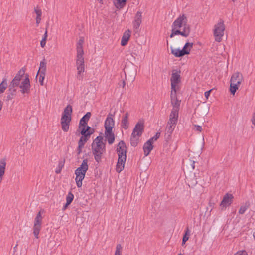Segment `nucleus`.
Here are the masks:
<instances>
[{
	"instance_id": "5fc2aeb1",
	"label": "nucleus",
	"mask_w": 255,
	"mask_h": 255,
	"mask_svg": "<svg viewBox=\"0 0 255 255\" xmlns=\"http://www.w3.org/2000/svg\"><path fill=\"white\" fill-rule=\"evenodd\" d=\"M192 168L194 169V163H193Z\"/></svg>"
},
{
	"instance_id": "f257e3e1",
	"label": "nucleus",
	"mask_w": 255,
	"mask_h": 255,
	"mask_svg": "<svg viewBox=\"0 0 255 255\" xmlns=\"http://www.w3.org/2000/svg\"><path fill=\"white\" fill-rule=\"evenodd\" d=\"M191 32V26L188 23V19L186 15L180 14L174 21L171 25L170 38L176 35H181L184 37L189 36Z\"/></svg>"
},
{
	"instance_id": "a878e982",
	"label": "nucleus",
	"mask_w": 255,
	"mask_h": 255,
	"mask_svg": "<svg viewBox=\"0 0 255 255\" xmlns=\"http://www.w3.org/2000/svg\"><path fill=\"white\" fill-rule=\"evenodd\" d=\"M128 0H113L114 6L118 9H122L125 6Z\"/></svg>"
},
{
	"instance_id": "20e7f679",
	"label": "nucleus",
	"mask_w": 255,
	"mask_h": 255,
	"mask_svg": "<svg viewBox=\"0 0 255 255\" xmlns=\"http://www.w3.org/2000/svg\"><path fill=\"white\" fill-rule=\"evenodd\" d=\"M88 169V161L87 160L85 159L83 161L80 167L75 171V174L76 175L75 181L78 187L79 188L82 186V181L85 178Z\"/></svg>"
},
{
	"instance_id": "39448f33",
	"label": "nucleus",
	"mask_w": 255,
	"mask_h": 255,
	"mask_svg": "<svg viewBox=\"0 0 255 255\" xmlns=\"http://www.w3.org/2000/svg\"><path fill=\"white\" fill-rule=\"evenodd\" d=\"M144 129V124L141 121L138 122L135 125L130 137V144L136 146L139 140Z\"/></svg>"
},
{
	"instance_id": "473e14b6",
	"label": "nucleus",
	"mask_w": 255,
	"mask_h": 255,
	"mask_svg": "<svg viewBox=\"0 0 255 255\" xmlns=\"http://www.w3.org/2000/svg\"><path fill=\"white\" fill-rule=\"evenodd\" d=\"M34 11L36 14V24L37 25H38L41 20V14H42V12H41V10L40 9H39L38 8H35Z\"/></svg>"
},
{
	"instance_id": "de8ad7c7",
	"label": "nucleus",
	"mask_w": 255,
	"mask_h": 255,
	"mask_svg": "<svg viewBox=\"0 0 255 255\" xmlns=\"http://www.w3.org/2000/svg\"><path fill=\"white\" fill-rule=\"evenodd\" d=\"M47 38V31L46 30V31L45 32V33L43 35V37L42 38V39H44V40H46Z\"/></svg>"
},
{
	"instance_id": "864d4df0",
	"label": "nucleus",
	"mask_w": 255,
	"mask_h": 255,
	"mask_svg": "<svg viewBox=\"0 0 255 255\" xmlns=\"http://www.w3.org/2000/svg\"><path fill=\"white\" fill-rule=\"evenodd\" d=\"M253 237H254V239H255V232H254L253 233Z\"/></svg>"
},
{
	"instance_id": "a18cd8bd",
	"label": "nucleus",
	"mask_w": 255,
	"mask_h": 255,
	"mask_svg": "<svg viewBox=\"0 0 255 255\" xmlns=\"http://www.w3.org/2000/svg\"><path fill=\"white\" fill-rule=\"evenodd\" d=\"M212 90V89H211V90L205 92L204 95H205V97L206 100L208 99Z\"/></svg>"
},
{
	"instance_id": "3c124183",
	"label": "nucleus",
	"mask_w": 255,
	"mask_h": 255,
	"mask_svg": "<svg viewBox=\"0 0 255 255\" xmlns=\"http://www.w3.org/2000/svg\"><path fill=\"white\" fill-rule=\"evenodd\" d=\"M60 172V170H56V172L57 173H59Z\"/></svg>"
},
{
	"instance_id": "5701e85b",
	"label": "nucleus",
	"mask_w": 255,
	"mask_h": 255,
	"mask_svg": "<svg viewBox=\"0 0 255 255\" xmlns=\"http://www.w3.org/2000/svg\"><path fill=\"white\" fill-rule=\"evenodd\" d=\"M178 112L177 109H172L171 112L169 115V121L170 123L174 122L177 123L178 119Z\"/></svg>"
},
{
	"instance_id": "1a4fd4ad",
	"label": "nucleus",
	"mask_w": 255,
	"mask_h": 255,
	"mask_svg": "<svg viewBox=\"0 0 255 255\" xmlns=\"http://www.w3.org/2000/svg\"><path fill=\"white\" fill-rule=\"evenodd\" d=\"M243 80V76L242 74L239 72H235L232 75L230 80V92L231 94L233 95L235 94Z\"/></svg>"
},
{
	"instance_id": "7c9ffc66",
	"label": "nucleus",
	"mask_w": 255,
	"mask_h": 255,
	"mask_svg": "<svg viewBox=\"0 0 255 255\" xmlns=\"http://www.w3.org/2000/svg\"><path fill=\"white\" fill-rule=\"evenodd\" d=\"M7 87V80L6 78H3L2 82L0 84V94L4 93Z\"/></svg>"
},
{
	"instance_id": "9b49d317",
	"label": "nucleus",
	"mask_w": 255,
	"mask_h": 255,
	"mask_svg": "<svg viewBox=\"0 0 255 255\" xmlns=\"http://www.w3.org/2000/svg\"><path fill=\"white\" fill-rule=\"evenodd\" d=\"M117 151L118 155V162L125 165L126 160V146L123 141H121L119 143Z\"/></svg>"
},
{
	"instance_id": "f03ea898",
	"label": "nucleus",
	"mask_w": 255,
	"mask_h": 255,
	"mask_svg": "<svg viewBox=\"0 0 255 255\" xmlns=\"http://www.w3.org/2000/svg\"><path fill=\"white\" fill-rule=\"evenodd\" d=\"M10 84L23 95L28 94L30 92L31 84L29 76L25 73V68H21L15 74Z\"/></svg>"
},
{
	"instance_id": "a211bd4d",
	"label": "nucleus",
	"mask_w": 255,
	"mask_h": 255,
	"mask_svg": "<svg viewBox=\"0 0 255 255\" xmlns=\"http://www.w3.org/2000/svg\"><path fill=\"white\" fill-rule=\"evenodd\" d=\"M8 91V93H7L6 100L7 101H9L10 100L13 99L16 96L17 90L9 84Z\"/></svg>"
},
{
	"instance_id": "412c9836",
	"label": "nucleus",
	"mask_w": 255,
	"mask_h": 255,
	"mask_svg": "<svg viewBox=\"0 0 255 255\" xmlns=\"http://www.w3.org/2000/svg\"><path fill=\"white\" fill-rule=\"evenodd\" d=\"M6 165V160L5 159H1L0 160V184L2 181L5 173Z\"/></svg>"
},
{
	"instance_id": "ea45409f",
	"label": "nucleus",
	"mask_w": 255,
	"mask_h": 255,
	"mask_svg": "<svg viewBox=\"0 0 255 255\" xmlns=\"http://www.w3.org/2000/svg\"><path fill=\"white\" fill-rule=\"evenodd\" d=\"M248 208V206L247 204L242 206L239 210V213L241 214L244 213Z\"/></svg>"
},
{
	"instance_id": "423d86ee",
	"label": "nucleus",
	"mask_w": 255,
	"mask_h": 255,
	"mask_svg": "<svg viewBox=\"0 0 255 255\" xmlns=\"http://www.w3.org/2000/svg\"><path fill=\"white\" fill-rule=\"evenodd\" d=\"M72 112V106L67 105L64 109L61 119L62 129L64 131H67L69 128V124L71 120V114Z\"/></svg>"
},
{
	"instance_id": "c756f323",
	"label": "nucleus",
	"mask_w": 255,
	"mask_h": 255,
	"mask_svg": "<svg viewBox=\"0 0 255 255\" xmlns=\"http://www.w3.org/2000/svg\"><path fill=\"white\" fill-rule=\"evenodd\" d=\"M46 62L45 59H43L40 63L39 68L38 71L39 73H46Z\"/></svg>"
},
{
	"instance_id": "6e6d98bb",
	"label": "nucleus",
	"mask_w": 255,
	"mask_h": 255,
	"mask_svg": "<svg viewBox=\"0 0 255 255\" xmlns=\"http://www.w3.org/2000/svg\"><path fill=\"white\" fill-rule=\"evenodd\" d=\"M237 0H232L233 1L235 2Z\"/></svg>"
},
{
	"instance_id": "c85d7f7f",
	"label": "nucleus",
	"mask_w": 255,
	"mask_h": 255,
	"mask_svg": "<svg viewBox=\"0 0 255 255\" xmlns=\"http://www.w3.org/2000/svg\"><path fill=\"white\" fill-rule=\"evenodd\" d=\"M88 137L82 136L80 138V139L79 141V142H78L79 153L81 152L84 145L85 144V143L86 142V141L88 140Z\"/></svg>"
},
{
	"instance_id": "79ce46f5",
	"label": "nucleus",
	"mask_w": 255,
	"mask_h": 255,
	"mask_svg": "<svg viewBox=\"0 0 255 255\" xmlns=\"http://www.w3.org/2000/svg\"><path fill=\"white\" fill-rule=\"evenodd\" d=\"M121 245H118L116 247V250L115 251L114 255H121Z\"/></svg>"
},
{
	"instance_id": "37998d69",
	"label": "nucleus",
	"mask_w": 255,
	"mask_h": 255,
	"mask_svg": "<svg viewBox=\"0 0 255 255\" xmlns=\"http://www.w3.org/2000/svg\"><path fill=\"white\" fill-rule=\"evenodd\" d=\"M234 255H248L245 250H240L237 252Z\"/></svg>"
},
{
	"instance_id": "603ef678",
	"label": "nucleus",
	"mask_w": 255,
	"mask_h": 255,
	"mask_svg": "<svg viewBox=\"0 0 255 255\" xmlns=\"http://www.w3.org/2000/svg\"><path fill=\"white\" fill-rule=\"evenodd\" d=\"M60 172V170H56V172L57 173H59Z\"/></svg>"
},
{
	"instance_id": "f704fd0d",
	"label": "nucleus",
	"mask_w": 255,
	"mask_h": 255,
	"mask_svg": "<svg viewBox=\"0 0 255 255\" xmlns=\"http://www.w3.org/2000/svg\"><path fill=\"white\" fill-rule=\"evenodd\" d=\"M125 165L122 164V163L117 162L116 165V171L120 173L121 172L124 168Z\"/></svg>"
},
{
	"instance_id": "e433bc0d",
	"label": "nucleus",
	"mask_w": 255,
	"mask_h": 255,
	"mask_svg": "<svg viewBox=\"0 0 255 255\" xmlns=\"http://www.w3.org/2000/svg\"><path fill=\"white\" fill-rule=\"evenodd\" d=\"M160 136V133H156V134L152 138H150L148 141H150L151 143H153L155 141H156Z\"/></svg>"
},
{
	"instance_id": "6ab92c4d",
	"label": "nucleus",
	"mask_w": 255,
	"mask_h": 255,
	"mask_svg": "<svg viewBox=\"0 0 255 255\" xmlns=\"http://www.w3.org/2000/svg\"><path fill=\"white\" fill-rule=\"evenodd\" d=\"M131 36V31L130 30L128 29L126 30L122 37L121 44L122 46H124L126 45L130 37Z\"/></svg>"
},
{
	"instance_id": "c9c22d12",
	"label": "nucleus",
	"mask_w": 255,
	"mask_h": 255,
	"mask_svg": "<svg viewBox=\"0 0 255 255\" xmlns=\"http://www.w3.org/2000/svg\"><path fill=\"white\" fill-rule=\"evenodd\" d=\"M74 196L71 193H69L66 197V202L67 204H70L73 200Z\"/></svg>"
},
{
	"instance_id": "09e8293b",
	"label": "nucleus",
	"mask_w": 255,
	"mask_h": 255,
	"mask_svg": "<svg viewBox=\"0 0 255 255\" xmlns=\"http://www.w3.org/2000/svg\"><path fill=\"white\" fill-rule=\"evenodd\" d=\"M69 205V204H67V202H66V204L65 205V206L64 207V209H65Z\"/></svg>"
},
{
	"instance_id": "9d476101",
	"label": "nucleus",
	"mask_w": 255,
	"mask_h": 255,
	"mask_svg": "<svg viewBox=\"0 0 255 255\" xmlns=\"http://www.w3.org/2000/svg\"><path fill=\"white\" fill-rule=\"evenodd\" d=\"M171 91H178L180 87L181 76L180 72L174 70L172 72L170 78Z\"/></svg>"
},
{
	"instance_id": "6e6552de",
	"label": "nucleus",
	"mask_w": 255,
	"mask_h": 255,
	"mask_svg": "<svg viewBox=\"0 0 255 255\" xmlns=\"http://www.w3.org/2000/svg\"><path fill=\"white\" fill-rule=\"evenodd\" d=\"M193 46L192 42H186L182 49L170 46L171 52L175 57H181L190 53Z\"/></svg>"
},
{
	"instance_id": "b1692460",
	"label": "nucleus",
	"mask_w": 255,
	"mask_h": 255,
	"mask_svg": "<svg viewBox=\"0 0 255 255\" xmlns=\"http://www.w3.org/2000/svg\"><path fill=\"white\" fill-rule=\"evenodd\" d=\"M153 144L150 142V141H146L143 146V150L144 155L145 156H147L153 149Z\"/></svg>"
},
{
	"instance_id": "49530a36",
	"label": "nucleus",
	"mask_w": 255,
	"mask_h": 255,
	"mask_svg": "<svg viewBox=\"0 0 255 255\" xmlns=\"http://www.w3.org/2000/svg\"><path fill=\"white\" fill-rule=\"evenodd\" d=\"M46 40L44 39H42V40L40 42V45L42 47H44L46 45Z\"/></svg>"
},
{
	"instance_id": "0eeeda50",
	"label": "nucleus",
	"mask_w": 255,
	"mask_h": 255,
	"mask_svg": "<svg viewBox=\"0 0 255 255\" xmlns=\"http://www.w3.org/2000/svg\"><path fill=\"white\" fill-rule=\"evenodd\" d=\"M225 31V25L222 19H219L214 26L213 30V35L216 41L221 42L224 35Z\"/></svg>"
},
{
	"instance_id": "aec40b11",
	"label": "nucleus",
	"mask_w": 255,
	"mask_h": 255,
	"mask_svg": "<svg viewBox=\"0 0 255 255\" xmlns=\"http://www.w3.org/2000/svg\"><path fill=\"white\" fill-rule=\"evenodd\" d=\"M104 136L109 144H112L115 141V135L113 130H105Z\"/></svg>"
},
{
	"instance_id": "8fccbe9b",
	"label": "nucleus",
	"mask_w": 255,
	"mask_h": 255,
	"mask_svg": "<svg viewBox=\"0 0 255 255\" xmlns=\"http://www.w3.org/2000/svg\"><path fill=\"white\" fill-rule=\"evenodd\" d=\"M104 0H98L100 3H102Z\"/></svg>"
},
{
	"instance_id": "c03bdc74",
	"label": "nucleus",
	"mask_w": 255,
	"mask_h": 255,
	"mask_svg": "<svg viewBox=\"0 0 255 255\" xmlns=\"http://www.w3.org/2000/svg\"><path fill=\"white\" fill-rule=\"evenodd\" d=\"M188 231L187 230L185 233V235L183 236V240H182V244H185V243L188 240L189 237L188 236Z\"/></svg>"
},
{
	"instance_id": "ddd939ff",
	"label": "nucleus",
	"mask_w": 255,
	"mask_h": 255,
	"mask_svg": "<svg viewBox=\"0 0 255 255\" xmlns=\"http://www.w3.org/2000/svg\"><path fill=\"white\" fill-rule=\"evenodd\" d=\"M234 197L232 194L227 193L226 194L221 202L220 207L221 210H225L227 207L230 206L233 202Z\"/></svg>"
},
{
	"instance_id": "4468645a",
	"label": "nucleus",
	"mask_w": 255,
	"mask_h": 255,
	"mask_svg": "<svg viewBox=\"0 0 255 255\" xmlns=\"http://www.w3.org/2000/svg\"><path fill=\"white\" fill-rule=\"evenodd\" d=\"M76 67L78 76L80 77H81V74L83 73L85 70L84 58L83 55L77 56Z\"/></svg>"
},
{
	"instance_id": "72a5a7b5",
	"label": "nucleus",
	"mask_w": 255,
	"mask_h": 255,
	"mask_svg": "<svg viewBox=\"0 0 255 255\" xmlns=\"http://www.w3.org/2000/svg\"><path fill=\"white\" fill-rule=\"evenodd\" d=\"M45 74L37 73L36 77L38 78V81L41 85H43L44 79L45 78Z\"/></svg>"
},
{
	"instance_id": "bb28decb",
	"label": "nucleus",
	"mask_w": 255,
	"mask_h": 255,
	"mask_svg": "<svg viewBox=\"0 0 255 255\" xmlns=\"http://www.w3.org/2000/svg\"><path fill=\"white\" fill-rule=\"evenodd\" d=\"M177 123L168 121L166 126V132L170 135L173 132Z\"/></svg>"
},
{
	"instance_id": "f8f14e48",
	"label": "nucleus",
	"mask_w": 255,
	"mask_h": 255,
	"mask_svg": "<svg viewBox=\"0 0 255 255\" xmlns=\"http://www.w3.org/2000/svg\"><path fill=\"white\" fill-rule=\"evenodd\" d=\"M42 217L40 212H39L34 220L33 226V234L36 238H38L39 233L41 229Z\"/></svg>"
},
{
	"instance_id": "393cba45",
	"label": "nucleus",
	"mask_w": 255,
	"mask_h": 255,
	"mask_svg": "<svg viewBox=\"0 0 255 255\" xmlns=\"http://www.w3.org/2000/svg\"><path fill=\"white\" fill-rule=\"evenodd\" d=\"M79 128L81 129V133L82 136L89 137L92 132L89 131V129L90 127H89L87 125H80Z\"/></svg>"
},
{
	"instance_id": "2f4dec72",
	"label": "nucleus",
	"mask_w": 255,
	"mask_h": 255,
	"mask_svg": "<svg viewBox=\"0 0 255 255\" xmlns=\"http://www.w3.org/2000/svg\"><path fill=\"white\" fill-rule=\"evenodd\" d=\"M91 116V113L90 112H87L86 115H85L82 119L80 121V125H87V122L89 120Z\"/></svg>"
},
{
	"instance_id": "f3484780",
	"label": "nucleus",
	"mask_w": 255,
	"mask_h": 255,
	"mask_svg": "<svg viewBox=\"0 0 255 255\" xmlns=\"http://www.w3.org/2000/svg\"><path fill=\"white\" fill-rule=\"evenodd\" d=\"M176 92L175 91L171 92V102L173 106L172 109H177V111H179L180 101L177 98Z\"/></svg>"
},
{
	"instance_id": "2eb2a0df",
	"label": "nucleus",
	"mask_w": 255,
	"mask_h": 255,
	"mask_svg": "<svg viewBox=\"0 0 255 255\" xmlns=\"http://www.w3.org/2000/svg\"><path fill=\"white\" fill-rule=\"evenodd\" d=\"M142 12L137 11L132 21L133 27L134 30L135 31H137L140 27V24L142 23Z\"/></svg>"
},
{
	"instance_id": "7ed1b4c3",
	"label": "nucleus",
	"mask_w": 255,
	"mask_h": 255,
	"mask_svg": "<svg viewBox=\"0 0 255 255\" xmlns=\"http://www.w3.org/2000/svg\"><path fill=\"white\" fill-rule=\"evenodd\" d=\"M92 149L95 159L97 162H99L105 151V144L103 142L102 136H98L95 138L93 142Z\"/></svg>"
},
{
	"instance_id": "4c0bfd02",
	"label": "nucleus",
	"mask_w": 255,
	"mask_h": 255,
	"mask_svg": "<svg viewBox=\"0 0 255 255\" xmlns=\"http://www.w3.org/2000/svg\"><path fill=\"white\" fill-rule=\"evenodd\" d=\"M160 136V133H156V134L152 138H150L148 141H150L151 143H153L155 141H156Z\"/></svg>"
},
{
	"instance_id": "dca6fc26",
	"label": "nucleus",
	"mask_w": 255,
	"mask_h": 255,
	"mask_svg": "<svg viewBox=\"0 0 255 255\" xmlns=\"http://www.w3.org/2000/svg\"><path fill=\"white\" fill-rule=\"evenodd\" d=\"M115 121L112 115H109L104 122L105 130H113Z\"/></svg>"
},
{
	"instance_id": "cd10ccee",
	"label": "nucleus",
	"mask_w": 255,
	"mask_h": 255,
	"mask_svg": "<svg viewBox=\"0 0 255 255\" xmlns=\"http://www.w3.org/2000/svg\"><path fill=\"white\" fill-rule=\"evenodd\" d=\"M128 113L125 114L124 116L123 117L122 122H121V126L122 127L127 129L128 128L129 126V122H128Z\"/></svg>"
},
{
	"instance_id": "a19ab883",
	"label": "nucleus",
	"mask_w": 255,
	"mask_h": 255,
	"mask_svg": "<svg viewBox=\"0 0 255 255\" xmlns=\"http://www.w3.org/2000/svg\"><path fill=\"white\" fill-rule=\"evenodd\" d=\"M193 129L198 132H201L202 131V128L201 126L198 125H194Z\"/></svg>"
},
{
	"instance_id": "4be33fe9",
	"label": "nucleus",
	"mask_w": 255,
	"mask_h": 255,
	"mask_svg": "<svg viewBox=\"0 0 255 255\" xmlns=\"http://www.w3.org/2000/svg\"><path fill=\"white\" fill-rule=\"evenodd\" d=\"M84 43V38L80 37L77 43V56L83 55V44Z\"/></svg>"
},
{
	"instance_id": "58836bf2",
	"label": "nucleus",
	"mask_w": 255,
	"mask_h": 255,
	"mask_svg": "<svg viewBox=\"0 0 255 255\" xmlns=\"http://www.w3.org/2000/svg\"><path fill=\"white\" fill-rule=\"evenodd\" d=\"M160 136V133H156V134L152 138H150L148 141H150L151 143H153L155 141H156Z\"/></svg>"
}]
</instances>
